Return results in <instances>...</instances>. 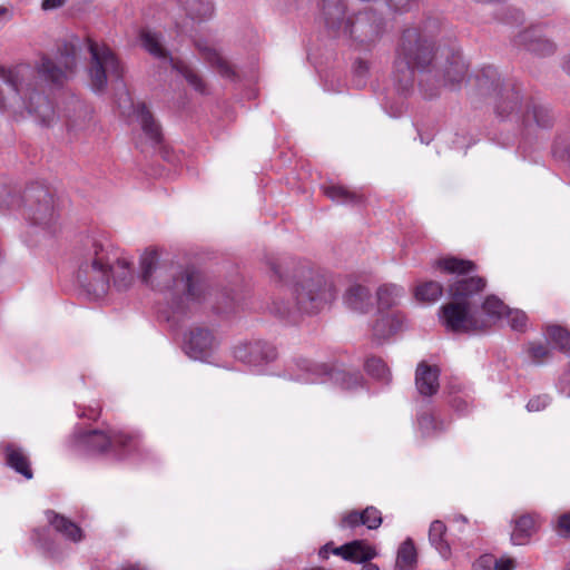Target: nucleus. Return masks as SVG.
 Segmentation results:
<instances>
[{
  "label": "nucleus",
  "instance_id": "nucleus-1",
  "mask_svg": "<svg viewBox=\"0 0 570 570\" xmlns=\"http://www.w3.org/2000/svg\"><path fill=\"white\" fill-rule=\"evenodd\" d=\"M78 49L75 43L63 41L58 45L52 58L41 53L39 61L32 67L19 63L10 68L0 66V79L7 83L13 95L6 99L0 90V110L8 109L14 116L27 112L40 125L50 127L56 121V110L45 94L42 82L60 87L77 68Z\"/></svg>",
  "mask_w": 570,
  "mask_h": 570
},
{
  "label": "nucleus",
  "instance_id": "nucleus-19",
  "mask_svg": "<svg viewBox=\"0 0 570 570\" xmlns=\"http://www.w3.org/2000/svg\"><path fill=\"white\" fill-rule=\"evenodd\" d=\"M48 522L53 529L61 533L66 539L72 542H80L83 538V532L79 525L72 522L70 519L55 511H47Z\"/></svg>",
  "mask_w": 570,
  "mask_h": 570
},
{
  "label": "nucleus",
  "instance_id": "nucleus-22",
  "mask_svg": "<svg viewBox=\"0 0 570 570\" xmlns=\"http://www.w3.org/2000/svg\"><path fill=\"white\" fill-rule=\"evenodd\" d=\"M199 52L203 58L216 70L218 73L225 78L234 79L236 77V72L233 66L222 57L214 48L209 46H203L200 42L196 43Z\"/></svg>",
  "mask_w": 570,
  "mask_h": 570
},
{
  "label": "nucleus",
  "instance_id": "nucleus-39",
  "mask_svg": "<svg viewBox=\"0 0 570 570\" xmlns=\"http://www.w3.org/2000/svg\"><path fill=\"white\" fill-rule=\"evenodd\" d=\"M158 264V253L155 249H147L140 257L141 277L148 283Z\"/></svg>",
  "mask_w": 570,
  "mask_h": 570
},
{
  "label": "nucleus",
  "instance_id": "nucleus-48",
  "mask_svg": "<svg viewBox=\"0 0 570 570\" xmlns=\"http://www.w3.org/2000/svg\"><path fill=\"white\" fill-rule=\"evenodd\" d=\"M493 558L491 556H483L473 564L474 570H490Z\"/></svg>",
  "mask_w": 570,
  "mask_h": 570
},
{
  "label": "nucleus",
  "instance_id": "nucleus-13",
  "mask_svg": "<svg viewBox=\"0 0 570 570\" xmlns=\"http://www.w3.org/2000/svg\"><path fill=\"white\" fill-rule=\"evenodd\" d=\"M286 371L289 380L314 383L322 376L331 374L332 367L326 363H316L306 357H296Z\"/></svg>",
  "mask_w": 570,
  "mask_h": 570
},
{
  "label": "nucleus",
  "instance_id": "nucleus-31",
  "mask_svg": "<svg viewBox=\"0 0 570 570\" xmlns=\"http://www.w3.org/2000/svg\"><path fill=\"white\" fill-rule=\"evenodd\" d=\"M546 334L557 348L566 354H570V332L568 330L559 325H549L547 326Z\"/></svg>",
  "mask_w": 570,
  "mask_h": 570
},
{
  "label": "nucleus",
  "instance_id": "nucleus-51",
  "mask_svg": "<svg viewBox=\"0 0 570 570\" xmlns=\"http://www.w3.org/2000/svg\"><path fill=\"white\" fill-rule=\"evenodd\" d=\"M65 3V0H43L42 1V9L50 10L61 7Z\"/></svg>",
  "mask_w": 570,
  "mask_h": 570
},
{
  "label": "nucleus",
  "instance_id": "nucleus-60",
  "mask_svg": "<svg viewBox=\"0 0 570 570\" xmlns=\"http://www.w3.org/2000/svg\"><path fill=\"white\" fill-rule=\"evenodd\" d=\"M564 154L570 157V145L564 148L563 154H561V157H564Z\"/></svg>",
  "mask_w": 570,
  "mask_h": 570
},
{
  "label": "nucleus",
  "instance_id": "nucleus-33",
  "mask_svg": "<svg viewBox=\"0 0 570 570\" xmlns=\"http://www.w3.org/2000/svg\"><path fill=\"white\" fill-rule=\"evenodd\" d=\"M403 288L396 285H382L377 289L379 309H389L397 303V298L402 296Z\"/></svg>",
  "mask_w": 570,
  "mask_h": 570
},
{
  "label": "nucleus",
  "instance_id": "nucleus-26",
  "mask_svg": "<svg viewBox=\"0 0 570 570\" xmlns=\"http://www.w3.org/2000/svg\"><path fill=\"white\" fill-rule=\"evenodd\" d=\"M140 125L145 135L155 145L161 142L163 134L159 124L154 119L151 112L148 110L145 104H140L137 107Z\"/></svg>",
  "mask_w": 570,
  "mask_h": 570
},
{
  "label": "nucleus",
  "instance_id": "nucleus-16",
  "mask_svg": "<svg viewBox=\"0 0 570 570\" xmlns=\"http://www.w3.org/2000/svg\"><path fill=\"white\" fill-rule=\"evenodd\" d=\"M432 267L442 274L466 276L476 271V264L473 261L446 255L435 259Z\"/></svg>",
  "mask_w": 570,
  "mask_h": 570
},
{
  "label": "nucleus",
  "instance_id": "nucleus-32",
  "mask_svg": "<svg viewBox=\"0 0 570 570\" xmlns=\"http://www.w3.org/2000/svg\"><path fill=\"white\" fill-rule=\"evenodd\" d=\"M267 265L277 279L284 281L288 277L289 272L294 271L296 263L288 256H271L267 258Z\"/></svg>",
  "mask_w": 570,
  "mask_h": 570
},
{
  "label": "nucleus",
  "instance_id": "nucleus-47",
  "mask_svg": "<svg viewBox=\"0 0 570 570\" xmlns=\"http://www.w3.org/2000/svg\"><path fill=\"white\" fill-rule=\"evenodd\" d=\"M557 531L562 537H570V513H563L558 518Z\"/></svg>",
  "mask_w": 570,
  "mask_h": 570
},
{
  "label": "nucleus",
  "instance_id": "nucleus-36",
  "mask_svg": "<svg viewBox=\"0 0 570 570\" xmlns=\"http://www.w3.org/2000/svg\"><path fill=\"white\" fill-rule=\"evenodd\" d=\"M396 563L401 569H410L416 563V549L411 539H406L397 551Z\"/></svg>",
  "mask_w": 570,
  "mask_h": 570
},
{
  "label": "nucleus",
  "instance_id": "nucleus-12",
  "mask_svg": "<svg viewBox=\"0 0 570 570\" xmlns=\"http://www.w3.org/2000/svg\"><path fill=\"white\" fill-rule=\"evenodd\" d=\"M340 35L350 37L363 45L374 42L381 35V23L371 11L347 17Z\"/></svg>",
  "mask_w": 570,
  "mask_h": 570
},
{
  "label": "nucleus",
  "instance_id": "nucleus-61",
  "mask_svg": "<svg viewBox=\"0 0 570 570\" xmlns=\"http://www.w3.org/2000/svg\"><path fill=\"white\" fill-rule=\"evenodd\" d=\"M559 145H560V141H557L556 147H554V154L559 153Z\"/></svg>",
  "mask_w": 570,
  "mask_h": 570
},
{
  "label": "nucleus",
  "instance_id": "nucleus-55",
  "mask_svg": "<svg viewBox=\"0 0 570 570\" xmlns=\"http://www.w3.org/2000/svg\"><path fill=\"white\" fill-rule=\"evenodd\" d=\"M12 18V11L3 6H0V21H8Z\"/></svg>",
  "mask_w": 570,
  "mask_h": 570
},
{
  "label": "nucleus",
  "instance_id": "nucleus-24",
  "mask_svg": "<svg viewBox=\"0 0 570 570\" xmlns=\"http://www.w3.org/2000/svg\"><path fill=\"white\" fill-rule=\"evenodd\" d=\"M521 117L525 125H529L531 120L541 128L552 125V116L549 108L532 100H527L525 109Z\"/></svg>",
  "mask_w": 570,
  "mask_h": 570
},
{
  "label": "nucleus",
  "instance_id": "nucleus-15",
  "mask_svg": "<svg viewBox=\"0 0 570 570\" xmlns=\"http://www.w3.org/2000/svg\"><path fill=\"white\" fill-rule=\"evenodd\" d=\"M440 368L438 365H430L425 361L417 364L415 370V386L423 396H432L438 393L440 383Z\"/></svg>",
  "mask_w": 570,
  "mask_h": 570
},
{
  "label": "nucleus",
  "instance_id": "nucleus-2",
  "mask_svg": "<svg viewBox=\"0 0 570 570\" xmlns=\"http://www.w3.org/2000/svg\"><path fill=\"white\" fill-rule=\"evenodd\" d=\"M415 71L421 73L422 94L430 99L439 95L442 86L456 89L466 76L468 66L459 51H434L432 40L417 28H409L402 33L393 71L402 91L413 87Z\"/></svg>",
  "mask_w": 570,
  "mask_h": 570
},
{
  "label": "nucleus",
  "instance_id": "nucleus-58",
  "mask_svg": "<svg viewBox=\"0 0 570 570\" xmlns=\"http://www.w3.org/2000/svg\"><path fill=\"white\" fill-rule=\"evenodd\" d=\"M361 570H380V568L374 564V563H371L370 561L364 563V566L362 567Z\"/></svg>",
  "mask_w": 570,
  "mask_h": 570
},
{
  "label": "nucleus",
  "instance_id": "nucleus-30",
  "mask_svg": "<svg viewBox=\"0 0 570 570\" xmlns=\"http://www.w3.org/2000/svg\"><path fill=\"white\" fill-rule=\"evenodd\" d=\"M443 285L436 281H425L414 288V296L420 302L433 303L443 295Z\"/></svg>",
  "mask_w": 570,
  "mask_h": 570
},
{
  "label": "nucleus",
  "instance_id": "nucleus-25",
  "mask_svg": "<svg viewBox=\"0 0 570 570\" xmlns=\"http://www.w3.org/2000/svg\"><path fill=\"white\" fill-rule=\"evenodd\" d=\"M323 193L333 202L340 204L357 205L363 202V195L343 185H330L323 187Z\"/></svg>",
  "mask_w": 570,
  "mask_h": 570
},
{
  "label": "nucleus",
  "instance_id": "nucleus-23",
  "mask_svg": "<svg viewBox=\"0 0 570 570\" xmlns=\"http://www.w3.org/2000/svg\"><path fill=\"white\" fill-rule=\"evenodd\" d=\"M371 293L368 288L360 284L351 285L345 295L344 302L348 308L355 312L365 313L370 306Z\"/></svg>",
  "mask_w": 570,
  "mask_h": 570
},
{
  "label": "nucleus",
  "instance_id": "nucleus-20",
  "mask_svg": "<svg viewBox=\"0 0 570 570\" xmlns=\"http://www.w3.org/2000/svg\"><path fill=\"white\" fill-rule=\"evenodd\" d=\"M535 30H525L518 36V42L524 45L525 48L539 56H549L554 52V43L549 39L541 38L535 35Z\"/></svg>",
  "mask_w": 570,
  "mask_h": 570
},
{
  "label": "nucleus",
  "instance_id": "nucleus-46",
  "mask_svg": "<svg viewBox=\"0 0 570 570\" xmlns=\"http://www.w3.org/2000/svg\"><path fill=\"white\" fill-rule=\"evenodd\" d=\"M549 399L546 395L534 396L529 400L527 409L530 412H538L547 407Z\"/></svg>",
  "mask_w": 570,
  "mask_h": 570
},
{
  "label": "nucleus",
  "instance_id": "nucleus-21",
  "mask_svg": "<svg viewBox=\"0 0 570 570\" xmlns=\"http://www.w3.org/2000/svg\"><path fill=\"white\" fill-rule=\"evenodd\" d=\"M535 531L537 520L534 515L522 514L514 521V528L511 532V541L515 546L525 544Z\"/></svg>",
  "mask_w": 570,
  "mask_h": 570
},
{
  "label": "nucleus",
  "instance_id": "nucleus-57",
  "mask_svg": "<svg viewBox=\"0 0 570 570\" xmlns=\"http://www.w3.org/2000/svg\"><path fill=\"white\" fill-rule=\"evenodd\" d=\"M101 409L90 410L89 413H85L83 415L90 420H97L100 415Z\"/></svg>",
  "mask_w": 570,
  "mask_h": 570
},
{
  "label": "nucleus",
  "instance_id": "nucleus-56",
  "mask_svg": "<svg viewBox=\"0 0 570 570\" xmlns=\"http://www.w3.org/2000/svg\"><path fill=\"white\" fill-rule=\"evenodd\" d=\"M120 570H146V568L140 563H128L122 566Z\"/></svg>",
  "mask_w": 570,
  "mask_h": 570
},
{
  "label": "nucleus",
  "instance_id": "nucleus-28",
  "mask_svg": "<svg viewBox=\"0 0 570 570\" xmlns=\"http://www.w3.org/2000/svg\"><path fill=\"white\" fill-rule=\"evenodd\" d=\"M6 459L7 464L14 469L18 473L22 474L27 479L32 478L30 462L20 449L8 446L6 449Z\"/></svg>",
  "mask_w": 570,
  "mask_h": 570
},
{
  "label": "nucleus",
  "instance_id": "nucleus-50",
  "mask_svg": "<svg viewBox=\"0 0 570 570\" xmlns=\"http://www.w3.org/2000/svg\"><path fill=\"white\" fill-rule=\"evenodd\" d=\"M494 570H513L514 569V561L513 559H501L495 560L494 562Z\"/></svg>",
  "mask_w": 570,
  "mask_h": 570
},
{
  "label": "nucleus",
  "instance_id": "nucleus-37",
  "mask_svg": "<svg viewBox=\"0 0 570 570\" xmlns=\"http://www.w3.org/2000/svg\"><path fill=\"white\" fill-rule=\"evenodd\" d=\"M365 371L367 374L380 381H390V371L382 358L372 356L365 362Z\"/></svg>",
  "mask_w": 570,
  "mask_h": 570
},
{
  "label": "nucleus",
  "instance_id": "nucleus-42",
  "mask_svg": "<svg viewBox=\"0 0 570 570\" xmlns=\"http://www.w3.org/2000/svg\"><path fill=\"white\" fill-rule=\"evenodd\" d=\"M360 512L362 519L364 520L363 525H365L367 529L374 530L382 524V513L377 508L370 505Z\"/></svg>",
  "mask_w": 570,
  "mask_h": 570
},
{
  "label": "nucleus",
  "instance_id": "nucleus-45",
  "mask_svg": "<svg viewBox=\"0 0 570 570\" xmlns=\"http://www.w3.org/2000/svg\"><path fill=\"white\" fill-rule=\"evenodd\" d=\"M510 326L519 332L524 331L528 317L523 312L514 311L508 314Z\"/></svg>",
  "mask_w": 570,
  "mask_h": 570
},
{
  "label": "nucleus",
  "instance_id": "nucleus-18",
  "mask_svg": "<svg viewBox=\"0 0 570 570\" xmlns=\"http://www.w3.org/2000/svg\"><path fill=\"white\" fill-rule=\"evenodd\" d=\"M322 10L326 26L340 35L347 19L343 0H323Z\"/></svg>",
  "mask_w": 570,
  "mask_h": 570
},
{
  "label": "nucleus",
  "instance_id": "nucleus-54",
  "mask_svg": "<svg viewBox=\"0 0 570 570\" xmlns=\"http://www.w3.org/2000/svg\"><path fill=\"white\" fill-rule=\"evenodd\" d=\"M274 312L281 316L288 315L292 312V305L287 304L285 306H277V304H274Z\"/></svg>",
  "mask_w": 570,
  "mask_h": 570
},
{
  "label": "nucleus",
  "instance_id": "nucleus-5",
  "mask_svg": "<svg viewBox=\"0 0 570 570\" xmlns=\"http://www.w3.org/2000/svg\"><path fill=\"white\" fill-rule=\"evenodd\" d=\"M76 438L79 449L92 454L111 453L118 460L138 453L141 449L139 435L124 430H89Z\"/></svg>",
  "mask_w": 570,
  "mask_h": 570
},
{
  "label": "nucleus",
  "instance_id": "nucleus-49",
  "mask_svg": "<svg viewBox=\"0 0 570 570\" xmlns=\"http://www.w3.org/2000/svg\"><path fill=\"white\" fill-rule=\"evenodd\" d=\"M387 4L394 11H405L407 10L411 2L414 0H386Z\"/></svg>",
  "mask_w": 570,
  "mask_h": 570
},
{
  "label": "nucleus",
  "instance_id": "nucleus-29",
  "mask_svg": "<svg viewBox=\"0 0 570 570\" xmlns=\"http://www.w3.org/2000/svg\"><path fill=\"white\" fill-rule=\"evenodd\" d=\"M193 20H205L212 17L214 7L209 0H178Z\"/></svg>",
  "mask_w": 570,
  "mask_h": 570
},
{
  "label": "nucleus",
  "instance_id": "nucleus-17",
  "mask_svg": "<svg viewBox=\"0 0 570 570\" xmlns=\"http://www.w3.org/2000/svg\"><path fill=\"white\" fill-rule=\"evenodd\" d=\"M214 344V336L207 328L197 327L190 331L187 353L194 358L203 357Z\"/></svg>",
  "mask_w": 570,
  "mask_h": 570
},
{
  "label": "nucleus",
  "instance_id": "nucleus-14",
  "mask_svg": "<svg viewBox=\"0 0 570 570\" xmlns=\"http://www.w3.org/2000/svg\"><path fill=\"white\" fill-rule=\"evenodd\" d=\"M332 552L354 563H366L377 556L376 549L364 540H353L333 549Z\"/></svg>",
  "mask_w": 570,
  "mask_h": 570
},
{
  "label": "nucleus",
  "instance_id": "nucleus-38",
  "mask_svg": "<svg viewBox=\"0 0 570 570\" xmlns=\"http://www.w3.org/2000/svg\"><path fill=\"white\" fill-rule=\"evenodd\" d=\"M333 377L344 390H353L360 386L363 382V376L357 371H336L333 373Z\"/></svg>",
  "mask_w": 570,
  "mask_h": 570
},
{
  "label": "nucleus",
  "instance_id": "nucleus-11",
  "mask_svg": "<svg viewBox=\"0 0 570 570\" xmlns=\"http://www.w3.org/2000/svg\"><path fill=\"white\" fill-rule=\"evenodd\" d=\"M171 291L179 295L180 303L200 304L212 295L206 277L193 267H186L174 276Z\"/></svg>",
  "mask_w": 570,
  "mask_h": 570
},
{
  "label": "nucleus",
  "instance_id": "nucleus-40",
  "mask_svg": "<svg viewBox=\"0 0 570 570\" xmlns=\"http://www.w3.org/2000/svg\"><path fill=\"white\" fill-rule=\"evenodd\" d=\"M527 352L529 354V357L535 364H542L551 356L550 348L541 342L529 343Z\"/></svg>",
  "mask_w": 570,
  "mask_h": 570
},
{
  "label": "nucleus",
  "instance_id": "nucleus-52",
  "mask_svg": "<svg viewBox=\"0 0 570 570\" xmlns=\"http://www.w3.org/2000/svg\"><path fill=\"white\" fill-rule=\"evenodd\" d=\"M368 71V65L364 60H358L355 66V73L363 77Z\"/></svg>",
  "mask_w": 570,
  "mask_h": 570
},
{
  "label": "nucleus",
  "instance_id": "nucleus-41",
  "mask_svg": "<svg viewBox=\"0 0 570 570\" xmlns=\"http://www.w3.org/2000/svg\"><path fill=\"white\" fill-rule=\"evenodd\" d=\"M482 309L490 316L501 317L507 313L508 306L500 298L490 295L484 299Z\"/></svg>",
  "mask_w": 570,
  "mask_h": 570
},
{
  "label": "nucleus",
  "instance_id": "nucleus-53",
  "mask_svg": "<svg viewBox=\"0 0 570 570\" xmlns=\"http://www.w3.org/2000/svg\"><path fill=\"white\" fill-rule=\"evenodd\" d=\"M335 548L336 547H334L333 542L326 543L325 546H323L320 549V552H318L320 558L327 559L330 553H333L332 550L335 549Z\"/></svg>",
  "mask_w": 570,
  "mask_h": 570
},
{
  "label": "nucleus",
  "instance_id": "nucleus-43",
  "mask_svg": "<svg viewBox=\"0 0 570 570\" xmlns=\"http://www.w3.org/2000/svg\"><path fill=\"white\" fill-rule=\"evenodd\" d=\"M392 318L389 315H382L373 326V333L377 338H384L391 335L396 327L392 324Z\"/></svg>",
  "mask_w": 570,
  "mask_h": 570
},
{
  "label": "nucleus",
  "instance_id": "nucleus-62",
  "mask_svg": "<svg viewBox=\"0 0 570 570\" xmlns=\"http://www.w3.org/2000/svg\"><path fill=\"white\" fill-rule=\"evenodd\" d=\"M177 308L184 311L185 307L180 306V303L177 304Z\"/></svg>",
  "mask_w": 570,
  "mask_h": 570
},
{
  "label": "nucleus",
  "instance_id": "nucleus-4",
  "mask_svg": "<svg viewBox=\"0 0 570 570\" xmlns=\"http://www.w3.org/2000/svg\"><path fill=\"white\" fill-rule=\"evenodd\" d=\"M487 281L481 276L456 278L449 283L448 294L452 299L440 308L444 327L452 333H470L485 328L472 312L475 297L485 289Z\"/></svg>",
  "mask_w": 570,
  "mask_h": 570
},
{
  "label": "nucleus",
  "instance_id": "nucleus-10",
  "mask_svg": "<svg viewBox=\"0 0 570 570\" xmlns=\"http://www.w3.org/2000/svg\"><path fill=\"white\" fill-rule=\"evenodd\" d=\"M23 200V214L33 225L49 228L56 222L53 196L46 187L39 185L28 187Z\"/></svg>",
  "mask_w": 570,
  "mask_h": 570
},
{
  "label": "nucleus",
  "instance_id": "nucleus-9",
  "mask_svg": "<svg viewBox=\"0 0 570 570\" xmlns=\"http://www.w3.org/2000/svg\"><path fill=\"white\" fill-rule=\"evenodd\" d=\"M139 38L146 51L158 59H169L173 69L178 71L196 91L200 94L206 91V83L199 73L185 61L170 57L157 32L142 29L139 33Z\"/></svg>",
  "mask_w": 570,
  "mask_h": 570
},
{
  "label": "nucleus",
  "instance_id": "nucleus-6",
  "mask_svg": "<svg viewBox=\"0 0 570 570\" xmlns=\"http://www.w3.org/2000/svg\"><path fill=\"white\" fill-rule=\"evenodd\" d=\"M475 82L482 95H494V108L500 117L522 116L524 112L521 87L511 81L501 83L495 68H482L475 76Z\"/></svg>",
  "mask_w": 570,
  "mask_h": 570
},
{
  "label": "nucleus",
  "instance_id": "nucleus-27",
  "mask_svg": "<svg viewBox=\"0 0 570 570\" xmlns=\"http://www.w3.org/2000/svg\"><path fill=\"white\" fill-rule=\"evenodd\" d=\"M446 525L441 520H434L429 530V540L443 558L451 553L450 544L445 539Z\"/></svg>",
  "mask_w": 570,
  "mask_h": 570
},
{
  "label": "nucleus",
  "instance_id": "nucleus-8",
  "mask_svg": "<svg viewBox=\"0 0 570 570\" xmlns=\"http://www.w3.org/2000/svg\"><path fill=\"white\" fill-rule=\"evenodd\" d=\"M293 295L298 311L313 314L335 298V289L323 277L316 276L295 284Z\"/></svg>",
  "mask_w": 570,
  "mask_h": 570
},
{
  "label": "nucleus",
  "instance_id": "nucleus-34",
  "mask_svg": "<svg viewBox=\"0 0 570 570\" xmlns=\"http://www.w3.org/2000/svg\"><path fill=\"white\" fill-rule=\"evenodd\" d=\"M249 352L253 355L250 362H273L277 358V350L267 342H255L249 345Z\"/></svg>",
  "mask_w": 570,
  "mask_h": 570
},
{
  "label": "nucleus",
  "instance_id": "nucleus-35",
  "mask_svg": "<svg viewBox=\"0 0 570 570\" xmlns=\"http://www.w3.org/2000/svg\"><path fill=\"white\" fill-rule=\"evenodd\" d=\"M417 425L423 436H431L445 429L444 422L438 420L431 412H423L417 417Z\"/></svg>",
  "mask_w": 570,
  "mask_h": 570
},
{
  "label": "nucleus",
  "instance_id": "nucleus-7",
  "mask_svg": "<svg viewBox=\"0 0 570 570\" xmlns=\"http://www.w3.org/2000/svg\"><path fill=\"white\" fill-rule=\"evenodd\" d=\"M87 45L90 53V85L94 90L101 91L106 88L109 77L121 79L122 67L117 55L106 43L87 38Z\"/></svg>",
  "mask_w": 570,
  "mask_h": 570
},
{
  "label": "nucleus",
  "instance_id": "nucleus-59",
  "mask_svg": "<svg viewBox=\"0 0 570 570\" xmlns=\"http://www.w3.org/2000/svg\"><path fill=\"white\" fill-rule=\"evenodd\" d=\"M563 69L570 75V58L564 61Z\"/></svg>",
  "mask_w": 570,
  "mask_h": 570
},
{
  "label": "nucleus",
  "instance_id": "nucleus-44",
  "mask_svg": "<svg viewBox=\"0 0 570 570\" xmlns=\"http://www.w3.org/2000/svg\"><path fill=\"white\" fill-rule=\"evenodd\" d=\"M364 520L362 519L361 512L357 510H351L345 512L340 520L341 529H355L363 525Z\"/></svg>",
  "mask_w": 570,
  "mask_h": 570
},
{
  "label": "nucleus",
  "instance_id": "nucleus-3",
  "mask_svg": "<svg viewBox=\"0 0 570 570\" xmlns=\"http://www.w3.org/2000/svg\"><path fill=\"white\" fill-rule=\"evenodd\" d=\"M77 278L88 293L101 296L107 293L111 278L118 288L129 286L132 281L131 264L126 258L118 257L109 243L90 239Z\"/></svg>",
  "mask_w": 570,
  "mask_h": 570
}]
</instances>
